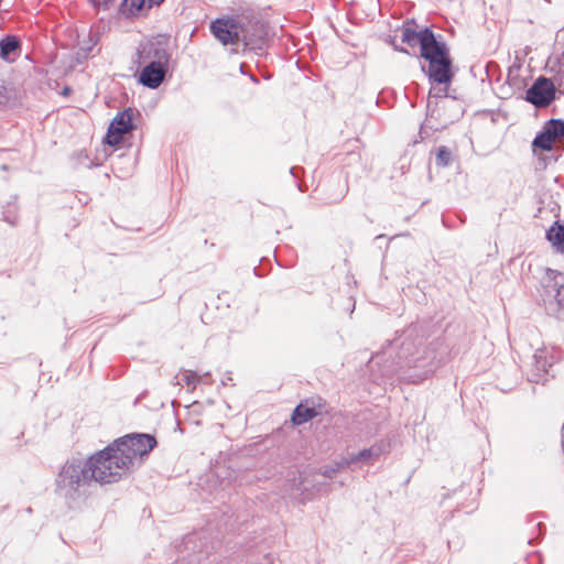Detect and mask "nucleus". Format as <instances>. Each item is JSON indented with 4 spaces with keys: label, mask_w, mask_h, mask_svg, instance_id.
<instances>
[{
    "label": "nucleus",
    "mask_w": 564,
    "mask_h": 564,
    "mask_svg": "<svg viewBox=\"0 0 564 564\" xmlns=\"http://www.w3.org/2000/svg\"><path fill=\"white\" fill-rule=\"evenodd\" d=\"M545 127L557 138L564 137V121L561 119H551Z\"/></svg>",
    "instance_id": "obj_18"
},
{
    "label": "nucleus",
    "mask_w": 564,
    "mask_h": 564,
    "mask_svg": "<svg viewBox=\"0 0 564 564\" xmlns=\"http://www.w3.org/2000/svg\"><path fill=\"white\" fill-rule=\"evenodd\" d=\"M447 96H448L447 87L440 89V94H432V90H431L429 98H427V105H426L427 116H430L431 118H434L436 115V111H437L438 104H440L438 98L442 99Z\"/></svg>",
    "instance_id": "obj_15"
},
{
    "label": "nucleus",
    "mask_w": 564,
    "mask_h": 564,
    "mask_svg": "<svg viewBox=\"0 0 564 564\" xmlns=\"http://www.w3.org/2000/svg\"><path fill=\"white\" fill-rule=\"evenodd\" d=\"M150 4H160L163 0H149Z\"/></svg>",
    "instance_id": "obj_23"
},
{
    "label": "nucleus",
    "mask_w": 564,
    "mask_h": 564,
    "mask_svg": "<svg viewBox=\"0 0 564 564\" xmlns=\"http://www.w3.org/2000/svg\"><path fill=\"white\" fill-rule=\"evenodd\" d=\"M316 415L317 411L314 408L304 404H299L293 411L292 422L295 425H301Z\"/></svg>",
    "instance_id": "obj_13"
},
{
    "label": "nucleus",
    "mask_w": 564,
    "mask_h": 564,
    "mask_svg": "<svg viewBox=\"0 0 564 564\" xmlns=\"http://www.w3.org/2000/svg\"><path fill=\"white\" fill-rule=\"evenodd\" d=\"M555 98V86L551 79L539 77L525 91V100L538 108L549 106Z\"/></svg>",
    "instance_id": "obj_6"
},
{
    "label": "nucleus",
    "mask_w": 564,
    "mask_h": 564,
    "mask_svg": "<svg viewBox=\"0 0 564 564\" xmlns=\"http://www.w3.org/2000/svg\"><path fill=\"white\" fill-rule=\"evenodd\" d=\"M139 55L141 59H151L149 63H159L161 66H166L170 59V54L160 43H151L148 47H143Z\"/></svg>",
    "instance_id": "obj_10"
},
{
    "label": "nucleus",
    "mask_w": 564,
    "mask_h": 564,
    "mask_svg": "<svg viewBox=\"0 0 564 564\" xmlns=\"http://www.w3.org/2000/svg\"><path fill=\"white\" fill-rule=\"evenodd\" d=\"M554 291H555L554 301H551L547 306V310L553 314L557 313L561 310L562 302H563V300L561 297V288L557 285H554Z\"/></svg>",
    "instance_id": "obj_19"
},
{
    "label": "nucleus",
    "mask_w": 564,
    "mask_h": 564,
    "mask_svg": "<svg viewBox=\"0 0 564 564\" xmlns=\"http://www.w3.org/2000/svg\"><path fill=\"white\" fill-rule=\"evenodd\" d=\"M90 476L85 462L67 460L56 478V492L70 508L78 507L87 497Z\"/></svg>",
    "instance_id": "obj_2"
},
{
    "label": "nucleus",
    "mask_w": 564,
    "mask_h": 564,
    "mask_svg": "<svg viewBox=\"0 0 564 564\" xmlns=\"http://www.w3.org/2000/svg\"><path fill=\"white\" fill-rule=\"evenodd\" d=\"M382 454V448L379 445H373L370 448H366L360 451L357 454H349L346 458H344L340 463L336 464V468L326 469L324 471L325 476L332 477L338 469L344 466H349L351 464L364 462L367 464H373Z\"/></svg>",
    "instance_id": "obj_8"
},
{
    "label": "nucleus",
    "mask_w": 564,
    "mask_h": 564,
    "mask_svg": "<svg viewBox=\"0 0 564 564\" xmlns=\"http://www.w3.org/2000/svg\"><path fill=\"white\" fill-rule=\"evenodd\" d=\"M166 74V66H161L159 63H149L140 73L139 82L151 89L158 88L164 80Z\"/></svg>",
    "instance_id": "obj_9"
},
{
    "label": "nucleus",
    "mask_w": 564,
    "mask_h": 564,
    "mask_svg": "<svg viewBox=\"0 0 564 564\" xmlns=\"http://www.w3.org/2000/svg\"><path fill=\"white\" fill-rule=\"evenodd\" d=\"M397 51L399 52H402V53H408V51L404 48V47H394Z\"/></svg>",
    "instance_id": "obj_24"
},
{
    "label": "nucleus",
    "mask_w": 564,
    "mask_h": 564,
    "mask_svg": "<svg viewBox=\"0 0 564 564\" xmlns=\"http://www.w3.org/2000/svg\"><path fill=\"white\" fill-rule=\"evenodd\" d=\"M534 368L536 370V375L547 372V369L552 366L553 361H551L547 357L546 349H538L533 355Z\"/></svg>",
    "instance_id": "obj_14"
},
{
    "label": "nucleus",
    "mask_w": 564,
    "mask_h": 564,
    "mask_svg": "<svg viewBox=\"0 0 564 564\" xmlns=\"http://www.w3.org/2000/svg\"><path fill=\"white\" fill-rule=\"evenodd\" d=\"M200 377L191 370H184L183 372V380L185 381V384L187 387H192L193 389L196 387L197 383L200 382Z\"/></svg>",
    "instance_id": "obj_20"
},
{
    "label": "nucleus",
    "mask_w": 564,
    "mask_h": 564,
    "mask_svg": "<svg viewBox=\"0 0 564 564\" xmlns=\"http://www.w3.org/2000/svg\"><path fill=\"white\" fill-rule=\"evenodd\" d=\"M547 240L552 243V246L556 249L557 252L564 254V226L557 225V227L552 226L546 232Z\"/></svg>",
    "instance_id": "obj_12"
},
{
    "label": "nucleus",
    "mask_w": 564,
    "mask_h": 564,
    "mask_svg": "<svg viewBox=\"0 0 564 564\" xmlns=\"http://www.w3.org/2000/svg\"><path fill=\"white\" fill-rule=\"evenodd\" d=\"M554 141L547 137L543 131H541L533 140L532 147L535 151L536 149H541L543 151H551L553 149Z\"/></svg>",
    "instance_id": "obj_17"
},
{
    "label": "nucleus",
    "mask_w": 564,
    "mask_h": 564,
    "mask_svg": "<svg viewBox=\"0 0 564 564\" xmlns=\"http://www.w3.org/2000/svg\"><path fill=\"white\" fill-rule=\"evenodd\" d=\"M176 564H184V562H183V561H181V562H177Z\"/></svg>",
    "instance_id": "obj_28"
},
{
    "label": "nucleus",
    "mask_w": 564,
    "mask_h": 564,
    "mask_svg": "<svg viewBox=\"0 0 564 564\" xmlns=\"http://www.w3.org/2000/svg\"><path fill=\"white\" fill-rule=\"evenodd\" d=\"M85 464L90 480L101 485L118 481L129 470V460L119 455L113 444L89 457Z\"/></svg>",
    "instance_id": "obj_4"
},
{
    "label": "nucleus",
    "mask_w": 564,
    "mask_h": 564,
    "mask_svg": "<svg viewBox=\"0 0 564 564\" xmlns=\"http://www.w3.org/2000/svg\"><path fill=\"white\" fill-rule=\"evenodd\" d=\"M413 20H408L401 28V40L410 47L420 46L421 57L429 62L427 76L437 84L448 85L453 79L452 58L442 36H436L430 28L416 31Z\"/></svg>",
    "instance_id": "obj_1"
},
{
    "label": "nucleus",
    "mask_w": 564,
    "mask_h": 564,
    "mask_svg": "<svg viewBox=\"0 0 564 564\" xmlns=\"http://www.w3.org/2000/svg\"><path fill=\"white\" fill-rule=\"evenodd\" d=\"M145 0H123V7L130 12L134 13L140 11L144 6Z\"/></svg>",
    "instance_id": "obj_21"
},
{
    "label": "nucleus",
    "mask_w": 564,
    "mask_h": 564,
    "mask_svg": "<svg viewBox=\"0 0 564 564\" xmlns=\"http://www.w3.org/2000/svg\"><path fill=\"white\" fill-rule=\"evenodd\" d=\"M21 51V41L15 35H7L0 40V57L4 61H13L11 55L19 56Z\"/></svg>",
    "instance_id": "obj_11"
},
{
    "label": "nucleus",
    "mask_w": 564,
    "mask_h": 564,
    "mask_svg": "<svg viewBox=\"0 0 564 564\" xmlns=\"http://www.w3.org/2000/svg\"><path fill=\"white\" fill-rule=\"evenodd\" d=\"M547 137H550L554 142L557 140V138L544 126L542 130Z\"/></svg>",
    "instance_id": "obj_22"
},
{
    "label": "nucleus",
    "mask_w": 564,
    "mask_h": 564,
    "mask_svg": "<svg viewBox=\"0 0 564 564\" xmlns=\"http://www.w3.org/2000/svg\"><path fill=\"white\" fill-rule=\"evenodd\" d=\"M257 33L251 34L238 18L216 19L210 24L213 35L224 45H237L243 43L252 48H263L264 35L263 25L254 23Z\"/></svg>",
    "instance_id": "obj_3"
},
{
    "label": "nucleus",
    "mask_w": 564,
    "mask_h": 564,
    "mask_svg": "<svg viewBox=\"0 0 564 564\" xmlns=\"http://www.w3.org/2000/svg\"><path fill=\"white\" fill-rule=\"evenodd\" d=\"M452 160H453V154L447 147L441 145L437 148L436 158H435V162H436L437 166L446 167L452 163Z\"/></svg>",
    "instance_id": "obj_16"
},
{
    "label": "nucleus",
    "mask_w": 564,
    "mask_h": 564,
    "mask_svg": "<svg viewBox=\"0 0 564 564\" xmlns=\"http://www.w3.org/2000/svg\"><path fill=\"white\" fill-rule=\"evenodd\" d=\"M113 445L122 458L127 457L130 467L137 458L147 456L156 446V440L150 434H129Z\"/></svg>",
    "instance_id": "obj_5"
},
{
    "label": "nucleus",
    "mask_w": 564,
    "mask_h": 564,
    "mask_svg": "<svg viewBox=\"0 0 564 564\" xmlns=\"http://www.w3.org/2000/svg\"><path fill=\"white\" fill-rule=\"evenodd\" d=\"M208 376H209V373H208V372L204 373L203 376H199V377L202 378V379H200V382H202V381H205V380H206V378H207Z\"/></svg>",
    "instance_id": "obj_25"
},
{
    "label": "nucleus",
    "mask_w": 564,
    "mask_h": 564,
    "mask_svg": "<svg viewBox=\"0 0 564 564\" xmlns=\"http://www.w3.org/2000/svg\"><path fill=\"white\" fill-rule=\"evenodd\" d=\"M63 93H64L65 95H66V94H68V93H69V88H68V87L64 88V91H63Z\"/></svg>",
    "instance_id": "obj_27"
},
{
    "label": "nucleus",
    "mask_w": 564,
    "mask_h": 564,
    "mask_svg": "<svg viewBox=\"0 0 564 564\" xmlns=\"http://www.w3.org/2000/svg\"><path fill=\"white\" fill-rule=\"evenodd\" d=\"M112 1H113V0H104V3H102V4H104L105 7H107V6H108V3L112 2Z\"/></svg>",
    "instance_id": "obj_26"
},
{
    "label": "nucleus",
    "mask_w": 564,
    "mask_h": 564,
    "mask_svg": "<svg viewBox=\"0 0 564 564\" xmlns=\"http://www.w3.org/2000/svg\"><path fill=\"white\" fill-rule=\"evenodd\" d=\"M133 110L126 109L119 112L111 121L106 134V143L117 145L122 140V135L133 129L132 124Z\"/></svg>",
    "instance_id": "obj_7"
}]
</instances>
